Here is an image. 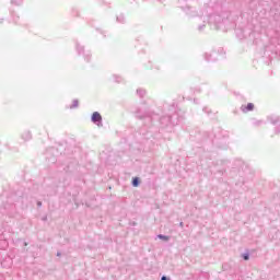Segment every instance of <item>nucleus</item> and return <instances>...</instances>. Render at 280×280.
<instances>
[{
  "label": "nucleus",
  "instance_id": "nucleus-1",
  "mask_svg": "<svg viewBox=\"0 0 280 280\" xmlns=\"http://www.w3.org/2000/svg\"><path fill=\"white\" fill-rule=\"evenodd\" d=\"M91 119L93 124H96V126H102V115L100 112H94Z\"/></svg>",
  "mask_w": 280,
  "mask_h": 280
},
{
  "label": "nucleus",
  "instance_id": "nucleus-2",
  "mask_svg": "<svg viewBox=\"0 0 280 280\" xmlns=\"http://www.w3.org/2000/svg\"><path fill=\"white\" fill-rule=\"evenodd\" d=\"M255 108V105L253 103H248L247 106H242L241 109L243 113H248L249 110H253Z\"/></svg>",
  "mask_w": 280,
  "mask_h": 280
},
{
  "label": "nucleus",
  "instance_id": "nucleus-3",
  "mask_svg": "<svg viewBox=\"0 0 280 280\" xmlns=\"http://www.w3.org/2000/svg\"><path fill=\"white\" fill-rule=\"evenodd\" d=\"M79 105H80V102L78 100H73L72 105L70 106V108H78Z\"/></svg>",
  "mask_w": 280,
  "mask_h": 280
},
{
  "label": "nucleus",
  "instance_id": "nucleus-4",
  "mask_svg": "<svg viewBox=\"0 0 280 280\" xmlns=\"http://www.w3.org/2000/svg\"><path fill=\"white\" fill-rule=\"evenodd\" d=\"M139 177H135L133 179H132V185H133V187H139Z\"/></svg>",
  "mask_w": 280,
  "mask_h": 280
},
{
  "label": "nucleus",
  "instance_id": "nucleus-5",
  "mask_svg": "<svg viewBox=\"0 0 280 280\" xmlns=\"http://www.w3.org/2000/svg\"><path fill=\"white\" fill-rule=\"evenodd\" d=\"M158 237H159V240H164V242H167L170 240V236H166L163 234H159Z\"/></svg>",
  "mask_w": 280,
  "mask_h": 280
},
{
  "label": "nucleus",
  "instance_id": "nucleus-6",
  "mask_svg": "<svg viewBox=\"0 0 280 280\" xmlns=\"http://www.w3.org/2000/svg\"><path fill=\"white\" fill-rule=\"evenodd\" d=\"M137 94H138L140 97H143V95H145V90H137Z\"/></svg>",
  "mask_w": 280,
  "mask_h": 280
},
{
  "label": "nucleus",
  "instance_id": "nucleus-7",
  "mask_svg": "<svg viewBox=\"0 0 280 280\" xmlns=\"http://www.w3.org/2000/svg\"><path fill=\"white\" fill-rule=\"evenodd\" d=\"M23 139H25V140L32 139V133L26 132V133L23 136Z\"/></svg>",
  "mask_w": 280,
  "mask_h": 280
},
{
  "label": "nucleus",
  "instance_id": "nucleus-8",
  "mask_svg": "<svg viewBox=\"0 0 280 280\" xmlns=\"http://www.w3.org/2000/svg\"><path fill=\"white\" fill-rule=\"evenodd\" d=\"M117 21H118V23H124V15H119V16L117 18Z\"/></svg>",
  "mask_w": 280,
  "mask_h": 280
},
{
  "label": "nucleus",
  "instance_id": "nucleus-9",
  "mask_svg": "<svg viewBox=\"0 0 280 280\" xmlns=\"http://www.w3.org/2000/svg\"><path fill=\"white\" fill-rule=\"evenodd\" d=\"M248 257H249L248 254L243 255V259H245V260H248Z\"/></svg>",
  "mask_w": 280,
  "mask_h": 280
},
{
  "label": "nucleus",
  "instance_id": "nucleus-10",
  "mask_svg": "<svg viewBox=\"0 0 280 280\" xmlns=\"http://www.w3.org/2000/svg\"><path fill=\"white\" fill-rule=\"evenodd\" d=\"M78 51L80 54L81 51H84V48L83 47H78Z\"/></svg>",
  "mask_w": 280,
  "mask_h": 280
},
{
  "label": "nucleus",
  "instance_id": "nucleus-11",
  "mask_svg": "<svg viewBox=\"0 0 280 280\" xmlns=\"http://www.w3.org/2000/svg\"><path fill=\"white\" fill-rule=\"evenodd\" d=\"M277 135L280 132V126L276 129Z\"/></svg>",
  "mask_w": 280,
  "mask_h": 280
},
{
  "label": "nucleus",
  "instance_id": "nucleus-12",
  "mask_svg": "<svg viewBox=\"0 0 280 280\" xmlns=\"http://www.w3.org/2000/svg\"><path fill=\"white\" fill-rule=\"evenodd\" d=\"M37 207H43V202L38 201Z\"/></svg>",
  "mask_w": 280,
  "mask_h": 280
},
{
  "label": "nucleus",
  "instance_id": "nucleus-13",
  "mask_svg": "<svg viewBox=\"0 0 280 280\" xmlns=\"http://www.w3.org/2000/svg\"><path fill=\"white\" fill-rule=\"evenodd\" d=\"M161 280H170L167 277L163 276Z\"/></svg>",
  "mask_w": 280,
  "mask_h": 280
},
{
  "label": "nucleus",
  "instance_id": "nucleus-14",
  "mask_svg": "<svg viewBox=\"0 0 280 280\" xmlns=\"http://www.w3.org/2000/svg\"><path fill=\"white\" fill-rule=\"evenodd\" d=\"M278 121H279V119L271 120V124H277Z\"/></svg>",
  "mask_w": 280,
  "mask_h": 280
},
{
  "label": "nucleus",
  "instance_id": "nucleus-15",
  "mask_svg": "<svg viewBox=\"0 0 280 280\" xmlns=\"http://www.w3.org/2000/svg\"><path fill=\"white\" fill-rule=\"evenodd\" d=\"M179 226L183 229L185 224L183 222H179Z\"/></svg>",
  "mask_w": 280,
  "mask_h": 280
},
{
  "label": "nucleus",
  "instance_id": "nucleus-16",
  "mask_svg": "<svg viewBox=\"0 0 280 280\" xmlns=\"http://www.w3.org/2000/svg\"><path fill=\"white\" fill-rule=\"evenodd\" d=\"M139 117V119H143V117L142 116H138Z\"/></svg>",
  "mask_w": 280,
  "mask_h": 280
},
{
  "label": "nucleus",
  "instance_id": "nucleus-17",
  "mask_svg": "<svg viewBox=\"0 0 280 280\" xmlns=\"http://www.w3.org/2000/svg\"><path fill=\"white\" fill-rule=\"evenodd\" d=\"M57 257H60V253H57Z\"/></svg>",
  "mask_w": 280,
  "mask_h": 280
},
{
  "label": "nucleus",
  "instance_id": "nucleus-18",
  "mask_svg": "<svg viewBox=\"0 0 280 280\" xmlns=\"http://www.w3.org/2000/svg\"><path fill=\"white\" fill-rule=\"evenodd\" d=\"M12 3H15V4H16V2H15L14 0H12Z\"/></svg>",
  "mask_w": 280,
  "mask_h": 280
},
{
  "label": "nucleus",
  "instance_id": "nucleus-19",
  "mask_svg": "<svg viewBox=\"0 0 280 280\" xmlns=\"http://www.w3.org/2000/svg\"><path fill=\"white\" fill-rule=\"evenodd\" d=\"M203 26H199V30H202Z\"/></svg>",
  "mask_w": 280,
  "mask_h": 280
},
{
  "label": "nucleus",
  "instance_id": "nucleus-20",
  "mask_svg": "<svg viewBox=\"0 0 280 280\" xmlns=\"http://www.w3.org/2000/svg\"><path fill=\"white\" fill-rule=\"evenodd\" d=\"M206 60H209V58L207 57V55H206Z\"/></svg>",
  "mask_w": 280,
  "mask_h": 280
},
{
  "label": "nucleus",
  "instance_id": "nucleus-21",
  "mask_svg": "<svg viewBox=\"0 0 280 280\" xmlns=\"http://www.w3.org/2000/svg\"><path fill=\"white\" fill-rule=\"evenodd\" d=\"M116 82H121V80H116Z\"/></svg>",
  "mask_w": 280,
  "mask_h": 280
}]
</instances>
